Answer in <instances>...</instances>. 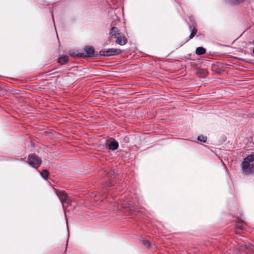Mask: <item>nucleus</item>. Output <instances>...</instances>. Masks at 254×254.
<instances>
[{
  "label": "nucleus",
  "mask_w": 254,
  "mask_h": 254,
  "mask_svg": "<svg viewBox=\"0 0 254 254\" xmlns=\"http://www.w3.org/2000/svg\"><path fill=\"white\" fill-rule=\"evenodd\" d=\"M254 161V155L251 154L246 157L242 164V170L245 175L250 174L254 173V163H251Z\"/></svg>",
  "instance_id": "nucleus-1"
},
{
  "label": "nucleus",
  "mask_w": 254,
  "mask_h": 254,
  "mask_svg": "<svg viewBox=\"0 0 254 254\" xmlns=\"http://www.w3.org/2000/svg\"><path fill=\"white\" fill-rule=\"evenodd\" d=\"M121 53V50L119 49L110 48L103 49L99 52V54L103 56H117Z\"/></svg>",
  "instance_id": "nucleus-2"
},
{
  "label": "nucleus",
  "mask_w": 254,
  "mask_h": 254,
  "mask_svg": "<svg viewBox=\"0 0 254 254\" xmlns=\"http://www.w3.org/2000/svg\"><path fill=\"white\" fill-rule=\"evenodd\" d=\"M56 194L59 198L61 202L63 204V207L65 211L64 205V203H68L69 201V197L67 195V193H66L64 190H56Z\"/></svg>",
  "instance_id": "nucleus-3"
},
{
  "label": "nucleus",
  "mask_w": 254,
  "mask_h": 254,
  "mask_svg": "<svg viewBox=\"0 0 254 254\" xmlns=\"http://www.w3.org/2000/svg\"><path fill=\"white\" fill-rule=\"evenodd\" d=\"M28 162L30 165L34 168H38L41 164V159L35 154H31L29 156Z\"/></svg>",
  "instance_id": "nucleus-4"
},
{
  "label": "nucleus",
  "mask_w": 254,
  "mask_h": 254,
  "mask_svg": "<svg viewBox=\"0 0 254 254\" xmlns=\"http://www.w3.org/2000/svg\"><path fill=\"white\" fill-rule=\"evenodd\" d=\"M116 39V43L121 46L126 44L127 41V38L123 34H121L120 36H118Z\"/></svg>",
  "instance_id": "nucleus-5"
},
{
  "label": "nucleus",
  "mask_w": 254,
  "mask_h": 254,
  "mask_svg": "<svg viewBox=\"0 0 254 254\" xmlns=\"http://www.w3.org/2000/svg\"><path fill=\"white\" fill-rule=\"evenodd\" d=\"M108 147L109 149L115 150L119 147L118 142L116 140L113 139L108 142Z\"/></svg>",
  "instance_id": "nucleus-6"
},
{
  "label": "nucleus",
  "mask_w": 254,
  "mask_h": 254,
  "mask_svg": "<svg viewBox=\"0 0 254 254\" xmlns=\"http://www.w3.org/2000/svg\"><path fill=\"white\" fill-rule=\"evenodd\" d=\"M110 34L112 37L116 38L121 35V33L117 27H113L110 30Z\"/></svg>",
  "instance_id": "nucleus-7"
},
{
  "label": "nucleus",
  "mask_w": 254,
  "mask_h": 254,
  "mask_svg": "<svg viewBox=\"0 0 254 254\" xmlns=\"http://www.w3.org/2000/svg\"><path fill=\"white\" fill-rule=\"evenodd\" d=\"M84 52L86 57H91L94 55V50L92 47H86L84 49Z\"/></svg>",
  "instance_id": "nucleus-8"
},
{
  "label": "nucleus",
  "mask_w": 254,
  "mask_h": 254,
  "mask_svg": "<svg viewBox=\"0 0 254 254\" xmlns=\"http://www.w3.org/2000/svg\"><path fill=\"white\" fill-rule=\"evenodd\" d=\"M245 1V0H227V2L231 5L240 4Z\"/></svg>",
  "instance_id": "nucleus-9"
},
{
  "label": "nucleus",
  "mask_w": 254,
  "mask_h": 254,
  "mask_svg": "<svg viewBox=\"0 0 254 254\" xmlns=\"http://www.w3.org/2000/svg\"><path fill=\"white\" fill-rule=\"evenodd\" d=\"M68 57L66 55L62 56L58 60L59 63L61 64H64L66 63L68 60Z\"/></svg>",
  "instance_id": "nucleus-10"
},
{
  "label": "nucleus",
  "mask_w": 254,
  "mask_h": 254,
  "mask_svg": "<svg viewBox=\"0 0 254 254\" xmlns=\"http://www.w3.org/2000/svg\"><path fill=\"white\" fill-rule=\"evenodd\" d=\"M206 53V50L203 47H199L196 48L195 53L197 55H201Z\"/></svg>",
  "instance_id": "nucleus-11"
},
{
  "label": "nucleus",
  "mask_w": 254,
  "mask_h": 254,
  "mask_svg": "<svg viewBox=\"0 0 254 254\" xmlns=\"http://www.w3.org/2000/svg\"><path fill=\"white\" fill-rule=\"evenodd\" d=\"M40 174L44 179H46L49 176V172L46 170L42 171L40 172Z\"/></svg>",
  "instance_id": "nucleus-12"
},
{
  "label": "nucleus",
  "mask_w": 254,
  "mask_h": 254,
  "mask_svg": "<svg viewBox=\"0 0 254 254\" xmlns=\"http://www.w3.org/2000/svg\"><path fill=\"white\" fill-rule=\"evenodd\" d=\"M198 140L203 142H206L207 140V137L205 136H203L202 135H199L197 137Z\"/></svg>",
  "instance_id": "nucleus-13"
},
{
  "label": "nucleus",
  "mask_w": 254,
  "mask_h": 254,
  "mask_svg": "<svg viewBox=\"0 0 254 254\" xmlns=\"http://www.w3.org/2000/svg\"><path fill=\"white\" fill-rule=\"evenodd\" d=\"M197 31L195 29H192L191 30V34L190 35V39H192L194 35L196 34Z\"/></svg>",
  "instance_id": "nucleus-14"
},
{
  "label": "nucleus",
  "mask_w": 254,
  "mask_h": 254,
  "mask_svg": "<svg viewBox=\"0 0 254 254\" xmlns=\"http://www.w3.org/2000/svg\"><path fill=\"white\" fill-rule=\"evenodd\" d=\"M142 244L143 245L145 246H149V243L148 241H147L146 240H143L142 241Z\"/></svg>",
  "instance_id": "nucleus-15"
},
{
  "label": "nucleus",
  "mask_w": 254,
  "mask_h": 254,
  "mask_svg": "<svg viewBox=\"0 0 254 254\" xmlns=\"http://www.w3.org/2000/svg\"><path fill=\"white\" fill-rule=\"evenodd\" d=\"M253 54H254V49H253Z\"/></svg>",
  "instance_id": "nucleus-16"
}]
</instances>
